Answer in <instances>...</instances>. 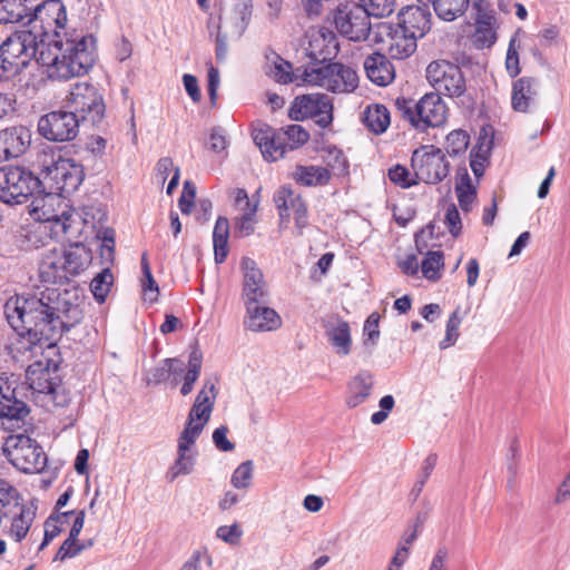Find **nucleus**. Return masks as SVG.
Wrapping results in <instances>:
<instances>
[{
    "label": "nucleus",
    "instance_id": "f257e3e1",
    "mask_svg": "<svg viewBox=\"0 0 570 570\" xmlns=\"http://www.w3.org/2000/svg\"><path fill=\"white\" fill-rule=\"evenodd\" d=\"M3 312L10 327L31 344L53 347L57 340L83 318L82 299L76 291L46 288L36 295L10 297Z\"/></svg>",
    "mask_w": 570,
    "mask_h": 570
},
{
    "label": "nucleus",
    "instance_id": "f03ea898",
    "mask_svg": "<svg viewBox=\"0 0 570 570\" xmlns=\"http://www.w3.org/2000/svg\"><path fill=\"white\" fill-rule=\"evenodd\" d=\"M96 60V38L76 29L65 31L59 39L49 41L38 58L47 67L48 77L52 80L83 76L94 67Z\"/></svg>",
    "mask_w": 570,
    "mask_h": 570
},
{
    "label": "nucleus",
    "instance_id": "7ed1b4c3",
    "mask_svg": "<svg viewBox=\"0 0 570 570\" xmlns=\"http://www.w3.org/2000/svg\"><path fill=\"white\" fill-rule=\"evenodd\" d=\"M394 106L400 117L420 131H424L429 127H440L446 120L448 108L436 92L425 94L417 101L399 97Z\"/></svg>",
    "mask_w": 570,
    "mask_h": 570
},
{
    "label": "nucleus",
    "instance_id": "20e7f679",
    "mask_svg": "<svg viewBox=\"0 0 570 570\" xmlns=\"http://www.w3.org/2000/svg\"><path fill=\"white\" fill-rule=\"evenodd\" d=\"M253 13L252 0H240L228 11L220 13L216 24L210 20L208 28L210 36L215 37L216 58L225 59L228 51V41L239 39L247 29Z\"/></svg>",
    "mask_w": 570,
    "mask_h": 570
},
{
    "label": "nucleus",
    "instance_id": "39448f33",
    "mask_svg": "<svg viewBox=\"0 0 570 570\" xmlns=\"http://www.w3.org/2000/svg\"><path fill=\"white\" fill-rule=\"evenodd\" d=\"M39 35L28 29L10 35L0 46V70L17 72L27 67L32 58H39L46 49L38 40Z\"/></svg>",
    "mask_w": 570,
    "mask_h": 570
},
{
    "label": "nucleus",
    "instance_id": "423d86ee",
    "mask_svg": "<svg viewBox=\"0 0 570 570\" xmlns=\"http://www.w3.org/2000/svg\"><path fill=\"white\" fill-rule=\"evenodd\" d=\"M43 193L42 180L31 170L21 166L0 168V200L7 205L28 202L36 194Z\"/></svg>",
    "mask_w": 570,
    "mask_h": 570
},
{
    "label": "nucleus",
    "instance_id": "0eeeda50",
    "mask_svg": "<svg viewBox=\"0 0 570 570\" xmlns=\"http://www.w3.org/2000/svg\"><path fill=\"white\" fill-rule=\"evenodd\" d=\"M8 461L23 473H39L47 466V455L40 444L28 435L11 434L3 443Z\"/></svg>",
    "mask_w": 570,
    "mask_h": 570
},
{
    "label": "nucleus",
    "instance_id": "6e6552de",
    "mask_svg": "<svg viewBox=\"0 0 570 570\" xmlns=\"http://www.w3.org/2000/svg\"><path fill=\"white\" fill-rule=\"evenodd\" d=\"M42 188H49L58 195H70L75 193L85 178V171L80 164L60 155L52 158L50 164H42L41 170Z\"/></svg>",
    "mask_w": 570,
    "mask_h": 570
},
{
    "label": "nucleus",
    "instance_id": "1a4fd4ad",
    "mask_svg": "<svg viewBox=\"0 0 570 570\" xmlns=\"http://www.w3.org/2000/svg\"><path fill=\"white\" fill-rule=\"evenodd\" d=\"M67 22L66 7L61 0H46L38 4L32 17L29 19V31L39 35L38 40L42 47H47L49 41L59 39L63 36Z\"/></svg>",
    "mask_w": 570,
    "mask_h": 570
},
{
    "label": "nucleus",
    "instance_id": "9d476101",
    "mask_svg": "<svg viewBox=\"0 0 570 570\" xmlns=\"http://www.w3.org/2000/svg\"><path fill=\"white\" fill-rule=\"evenodd\" d=\"M66 108L75 112L81 122L98 125L102 121L106 105L102 95L91 83L76 82L66 98Z\"/></svg>",
    "mask_w": 570,
    "mask_h": 570
},
{
    "label": "nucleus",
    "instance_id": "9b49d317",
    "mask_svg": "<svg viewBox=\"0 0 570 570\" xmlns=\"http://www.w3.org/2000/svg\"><path fill=\"white\" fill-rule=\"evenodd\" d=\"M411 167L415 177L425 184L435 185L449 176L450 163L441 148L422 145L412 153Z\"/></svg>",
    "mask_w": 570,
    "mask_h": 570
},
{
    "label": "nucleus",
    "instance_id": "f8f14e48",
    "mask_svg": "<svg viewBox=\"0 0 570 570\" xmlns=\"http://www.w3.org/2000/svg\"><path fill=\"white\" fill-rule=\"evenodd\" d=\"M425 77L440 96L460 98L466 91V81L461 68L448 60L430 62L425 70Z\"/></svg>",
    "mask_w": 570,
    "mask_h": 570
},
{
    "label": "nucleus",
    "instance_id": "ddd939ff",
    "mask_svg": "<svg viewBox=\"0 0 570 570\" xmlns=\"http://www.w3.org/2000/svg\"><path fill=\"white\" fill-rule=\"evenodd\" d=\"M334 23L343 37L356 42L367 40L372 30L368 14L355 2L340 4L334 13Z\"/></svg>",
    "mask_w": 570,
    "mask_h": 570
},
{
    "label": "nucleus",
    "instance_id": "4468645a",
    "mask_svg": "<svg viewBox=\"0 0 570 570\" xmlns=\"http://www.w3.org/2000/svg\"><path fill=\"white\" fill-rule=\"evenodd\" d=\"M80 118L68 108H60L41 116L38 120V132L50 141H70L79 131Z\"/></svg>",
    "mask_w": 570,
    "mask_h": 570
},
{
    "label": "nucleus",
    "instance_id": "2eb2a0df",
    "mask_svg": "<svg viewBox=\"0 0 570 570\" xmlns=\"http://www.w3.org/2000/svg\"><path fill=\"white\" fill-rule=\"evenodd\" d=\"M289 117L294 120L314 118L320 127L326 128L333 121V104L324 94L297 96L289 108Z\"/></svg>",
    "mask_w": 570,
    "mask_h": 570
},
{
    "label": "nucleus",
    "instance_id": "dca6fc26",
    "mask_svg": "<svg viewBox=\"0 0 570 570\" xmlns=\"http://www.w3.org/2000/svg\"><path fill=\"white\" fill-rule=\"evenodd\" d=\"M216 401V387L212 381H206L198 392L195 402L188 413L187 422L181 432L199 438L204 428L210 420Z\"/></svg>",
    "mask_w": 570,
    "mask_h": 570
},
{
    "label": "nucleus",
    "instance_id": "f3484780",
    "mask_svg": "<svg viewBox=\"0 0 570 570\" xmlns=\"http://www.w3.org/2000/svg\"><path fill=\"white\" fill-rule=\"evenodd\" d=\"M274 203L282 220L289 218V209L293 212L295 226L299 235L308 226L307 205L301 195L295 194L289 186H282L274 195Z\"/></svg>",
    "mask_w": 570,
    "mask_h": 570
},
{
    "label": "nucleus",
    "instance_id": "a211bd4d",
    "mask_svg": "<svg viewBox=\"0 0 570 570\" xmlns=\"http://www.w3.org/2000/svg\"><path fill=\"white\" fill-rule=\"evenodd\" d=\"M240 266L244 272L242 298L245 306L266 303L267 285L256 262L249 257H243Z\"/></svg>",
    "mask_w": 570,
    "mask_h": 570
},
{
    "label": "nucleus",
    "instance_id": "6ab92c4d",
    "mask_svg": "<svg viewBox=\"0 0 570 570\" xmlns=\"http://www.w3.org/2000/svg\"><path fill=\"white\" fill-rule=\"evenodd\" d=\"M29 389L39 394L55 395L60 384L58 365L51 366V361H37L28 366L26 372Z\"/></svg>",
    "mask_w": 570,
    "mask_h": 570
},
{
    "label": "nucleus",
    "instance_id": "aec40b11",
    "mask_svg": "<svg viewBox=\"0 0 570 570\" xmlns=\"http://www.w3.org/2000/svg\"><path fill=\"white\" fill-rule=\"evenodd\" d=\"M380 35L385 36L386 49L393 59H405L417 48V38L401 27L382 23L379 26Z\"/></svg>",
    "mask_w": 570,
    "mask_h": 570
},
{
    "label": "nucleus",
    "instance_id": "412c9836",
    "mask_svg": "<svg viewBox=\"0 0 570 570\" xmlns=\"http://www.w3.org/2000/svg\"><path fill=\"white\" fill-rule=\"evenodd\" d=\"M31 142V131L24 126L0 130V163L20 157Z\"/></svg>",
    "mask_w": 570,
    "mask_h": 570
},
{
    "label": "nucleus",
    "instance_id": "4be33fe9",
    "mask_svg": "<svg viewBox=\"0 0 570 570\" xmlns=\"http://www.w3.org/2000/svg\"><path fill=\"white\" fill-rule=\"evenodd\" d=\"M197 439L187 432L179 434L177 440V458L167 473L170 481H174L179 475L190 474L194 471L198 454L195 448Z\"/></svg>",
    "mask_w": 570,
    "mask_h": 570
},
{
    "label": "nucleus",
    "instance_id": "5701e85b",
    "mask_svg": "<svg viewBox=\"0 0 570 570\" xmlns=\"http://www.w3.org/2000/svg\"><path fill=\"white\" fill-rule=\"evenodd\" d=\"M397 19V26L417 39L423 38L432 26V14L428 6H407L400 11Z\"/></svg>",
    "mask_w": 570,
    "mask_h": 570
},
{
    "label": "nucleus",
    "instance_id": "b1692460",
    "mask_svg": "<svg viewBox=\"0 0 570 570\" xmlns=\"http://www.w3.org/2000/svg\"><path fill=\"white\" fill-rule=\"evenodd\" d=\"M306 50L312 61H331L340 51L336 35L327 28L313 31Z\"/></svg>",
    "mask_w": 570,
    "mask_h": 570
},
{
    "label": "nucleus",
    "instance_id": "393cba45",
    "mask_svg": "<svg viewBox=\"0 0 570 570\" xmlns=\"http://www.w3.org/2000/svg\"><path fill=\"white\" fill-rule=\"evenodd\" d=\"M265 303H254L246 305L247 316L245 318V326L254 332H265L277 330L282 325V318L277 312Z\"/></svg>",
    "mask_w": 570,
    "mask_h": 570
},
{
    "label": "nucleus",
    "instance_id": "a878e982",
    "mask_svg": "<svg viewBox=\"0 0 570 570\" xmlns=\"http://www.w3.org/2000/svg\"><path fill=\"white\" fill-rule=\"evenodd\" d=\"M66 258L61 252L50 250L41 259L39 275L43 283L65 284L71 279V273L66 268Z\"/></svg>",
    "mask_w": 570,
    "mask_h": 570
},
{
    "label": "nucleus",
    "instance_id": "bb28decb",
    "mask_svg": "<svg viewBox=\"0 0 570 570\" xmlns=\"http://www.w3.org/2000/svg\"><path fill=\"white\" fill-rule=\"evenodd\" d=\"M308 131L301 125H288L276 129V149L274 150V160L281 159L288 151L302 147L308 141Z\"/></svg>",
    "mask_w": 570,
    "mask_h": 570
},
{
    "label": "nucleus",
    "instance_id": "cd10ccee",
    "mask_svg": "<svg viewBox=\"0 0 570 570\" xmlns=\"http://www.w3.org/2000/svg\"><path fill=\"white\" fill-rule=\"evenodd\" d=\"M364 69L367 78L381 87L391 83L395 77L393 65L380 52H374L365 58Z\"/></svg>",
    "mask_w": 570,
    "mask_h": 570
},
{
    "label": "nucleus",
    "instance_id": "c85d7f7f",
    "mask_svg": "<svg viewBox=\"0 0 570 570\" xmlns=\"http://www.w3.org/2000/svg\"><path fill=\"white\" fill-rule=\"evenodd\" d=\"M42 195V193L40 194ZM63 208L65 205H68L65 199L61 198V195L55 194L49 190L43 191V196L36 197L32 200V208L30 210V215L39 222L46 223L53 219V217H58L59 212L55 208V206Z\"/></svg>",
    "mask_w": 570,
    "mask_h": 570
},
{
    "label": "nucleus",
    "instance_id": "c756f323",
    "mask_svg": "<svg viewBox=\"0 0 570 570\" xmlns=\"http://www.w3.org/2000/svg\"><path fill=\"white\" fill-rule=\"evenodd\" d=\"M537 81L532 77H521L513 82L511 106L517 112H528L530 105L534 101Z\"/></svg>",
    "mask_w": 570,
    "mask_h": 570
},
{
    "label": "nucleus",
    "instance_id": "7c9ffc66",
    "mask_svg": "<svg viewBox=\"0 0 570 570\" xmlns=\"http://www.w3.org/2000/svg\"><path fill=\"white\" fill-rule=\"evenodd\" d=\"M373 385V375L368 371L358 372L347 386V406L356 407L364 403L370 397Z\"/></svg>",
    "mask_w": 570,
    "mask_h": 570
},
{
    "label": "nucleus",
    "instance_id": "2f4dec72",
    "mask_svg": "<svg viewBox=\"0 0 570 570\" xmlns=\"http://www.w3.org/2000/svg\"><path fill=\"white\" fill-rule=\"evenodd\" d=\"M71 278L80 275L92 262V252L82 243H73L62 252Z\"/></svg>",
    "mask_w": 570,
    "mask_h": 570
},
{
    "label": "nucleus",
    "instance_id": "473e14b6",
    "mask_svg": "<svg viewBox=\"0 0 570 570\" xmlns=\"http://www.w3.org/2000/svg\"><path fill=\"white\" fill-rule=\"evenodd\" d=\"M331 75H333L332 60L311 61L304 69L302 80L307 85L323 87L332 91Z\"/></svg>",
    "mask_w": 570,
    "mask_h": 570
},
{
    "label": "nucleus",
    "instance_id": "72a5a7b5",
    "mask_svg": "<svg viewBox=\"0 0 570 570\" xmlns=\"http://www.w3.org/2000/svg\"><path fill=\"white\" fill-rule=\"evenodd\" d=\"M332 92H351L357 88L358 76L353 68L341 62H332Z\"/></svg>",
    "mask_w": 570,
    "mask_h": 570
},
{
    "label": "nucleus",
    "instance_id": "f704fd0d",
    "mask_svg": "<svg viewBox=\"0 0 570 570\" xmlns=\"http://www.w3.org/2000/svg\"><path fill=\"white\" fill-rule=\"evenodd\" d=\"M293 179L306 187L324 186L331 179V173L327 168L321 166H296L293 173Z\"/></svg>",
    "mask_w": 570,
    "mask_h": 570
},
{
    "label": "nucleus",
    "instance_id": "c9c22d12",
    "mask_svg": "<svg viewBox=\"0 0 570 570\" xmlns=\"http://www.w3.org/2000/svg\"><path fill=\"white\" fill-rule=\"evenodd\" d=\"M326 336L335 353L341 356H346L351 352L352 340L351 330L346 321L337 320L335 325L326 330Z\"/></svg>",
    "mask_w": 570,
    "mask_h": 570
},
{
    "label": "nucleus",
    "instance_id": "e433bc0d",
    "mask_svg": "<svg viewBox=\"0 0 570 570\" xmlns=\"http://www.w3.org/2000/svg\"><path fill=\"white\" fill-rule=\"evenodd\" d=\"M36 518V508L21 505L19 512L12 518L7 534L16 542H21L28 534Z\"/></svg>",
    "mask_w": 570,
    "mask_h": 570
},
{
    "label": "nucleus",
    "instance_id": "4c0bfd02",
    "mask_svg": "<svg viewBox=\"0 0 570 570\" xmlns=\"http://www.w3.org/2000/svg\"><path fill=\"white\" fill-rule=\"evenodd\" d=\"M229 222L219 216L213 230L214 259L216 264L225 262L228 255Z\"/></svg>",
    "mask_w": 570,
    "mask_h": 570
},
{
    "label": "nucleus",
    "instance_id": "58836bf2",
    "mask_svg": "<svg viewBox=\"0 0 570 570\" xmlns=\"http://www.w3.org/2000/svg\"><path fill=\"white\" fill-rule=\"evenodd\" d=\"M363 121L372 132L383 134L391 122L390 111L384 105H370L364 111Z\"/></svg>",
    "mask_w": 570,
    "mask_h": 570
},
{
    "label": "nucleus",
    "instance_id": "ea45409f",
    "mask_svg": "<svg viewBox=\"0 0 570 570\" xmlns=\"http://www.w3.org/2000/svg\"><path fill=\"white\" fill-rule=\"evenodd\" d=\"M184 372V364L178 358H165L161 364L151 368L148 372V384H160L166 382L171 374H181Z\"/></svg>",
    "mask_w": 570,
    "mask_h": 570
},
{
    "label": "nucleus",
    "instance_id": "a19ab883",
    "mask_svg": "<svg viewBox=\"0 0 570 570\" xmlns=\"http://www.w3.org/2000/svg\"><path fill=\"white\" fill-rule=\"evenodd\" d=\"M470 0H433L432 4L438 17L444 21H453L468 9Z\"/></svg>",
    "mask_w": 570,
    "mask_h": 570
},
{
    "label": "nucleus",
    "instance_id": "79ce46f5",
    "mask_svg": "<svg viewBox=\"0 0 570 570\" xmlns=\"http://www.w3.org/2000/svg\"><path fill=\"white\" fill-rule=\"evenodd\" d=\"M19 382L14 374H8L6 372L0 374V396L3 406L12 405L16 403H26L19 397Z\"/></svg>",
    "mask_w": 570,
    "mask_h": 570
},
{
    "label": "nucleus",
    "instance_id": "37998d69",
    "mask_svg": "<svg viewBox=\"0 0 570 570\" xmlns=\"http://www.w3.org/2000/svg\"><path fill=\"white\" fill-rule=\"evenodd\" d=\"M254 142L259 147L263 156L272 161L274 160V150L276 149V129L264 125L253 131Z\"/></svg>",
    "mask_w": 570,
    "mask_h": 570
},
{
    "label": "nucleus",
    "instance_id": "c03bdc74",
    "mask_svg": "<svg viewBox=\"0 0 570 570\" xmlns=\"http://www.w3.org/2000/svg\"><path fill=\"white\" fill-rule=\"evenodd\" d=\"M455 193L462 210L469 212L476 197V189L472 185L471 178L465 168H463V173L459 175Z\"/></svg>",
    "mask_w": 570,
    "mask_h": 570
},
{
    "label": "nucleus",
    "instance_id": "a18cd8bd",
    "mask_svg": "<svg viewBox=\"0 0 570 570\" xmlns=\"http://www.w3.org/2000/svg\"><path fill=\"white\" fill-rule=\"evenodd\" d=\"M73 216L75 212L71 210L68 205H65L63 208L59 210L58 217H53L52 220L45 223L48 224L46 228L49 229L50 236L59 239L67 235L71 228Z\"/></svg>",
    "mask_w": 570,
    "mask_h": 570
},
{
    "label": "nucleus",
    "instance_id": "49530a36",
    "mask_svg": "<svg viewBox=\"0 0 570 570\" xmlns=\"http://www.w3.org/2000/svg\"><path fill=\"white\" fill-rule=\"evenodd\" d=\"M444 267V255L441 250L428 252L421 264L423 276L432 282L441 278V271Z\"/></svg>",
    "mask_w": 570,
    "mask_h": 570
},
{
    "label": "nucleus",
    "instance_id": "de8ad7c7",
    "mask_svg": "<svg viewBox=\"0 0 570 570\" xmlns=\"http://www.w3.org/2000/svg\"><path fill=\"white\" fill-rule=\"evenodd\" d=\"M497 40V33L492 28L490 18L478 20L472 35V42L476 49L490 48Z\"/></svg>",
    "mask_w": 570,
    "mask_h": 570
},
{
    "label": "nucleus",
    "instance_id": "09e8293b",
    "mask_svg": "<svg viewBox=\"0 0 570 570\" xmlns=\"http://www.w3.org/2000/svg\"><path fill=\"white\" fill-rule=\"evenodd\" d=\"M21 0H0V23H16L27 14Z\"/></svg>",
    "mask_w": 570,
    "mask_h": 570
},
{
    "label": "nucleus",
    "instance_id": "8fccbe9b",
    "mask_svg": "<svg viewBox=\"0 0 570 570\" xmlns=\"http://www.w3.org/2000/svg\"><path fill=\"white\" fill-rule=\"evenodd\" d=\"M470 145V135L466 130L454 129L448 134L445 139V150L451 157L463 155Z\"/></svg>",
    "mask_w": 570,
    "mask_h": 570
},
{
    "label": "nucleus",
    "instance_id": "3c124183",
    "mask_svg": "<svg viewBox=\"0 0 570 570\" xmlns=\"http://www.w3.org/2000/svg\"><path fill=\"white\" fill-rule=\"evenodd\" d=\"M112 273L109 267L98 273L90 283V291L98 303H104L112 285Z\"/></svg>",
    "mask_w": 570,
    "mask_h": 570
},
{
    "label": "nucleus",
    "instance_id": "603ef678",
    "mask_svg": "<svg viewBox=\"0 0 570 570\" xmlns=\"http://www.w3.org/2000/svg\"><path fill=\"white\" fill-rule=\"evenodd\" d=\"M267 75L276 82L287 85L294 81V72L292 63L283 59L277 53H274V59Z\"/></svg>",
    "mask_w": 570,
    "mask_h": 570
},
{
    "label": "nucleus",
    "instance_id": "864d4df0",
    "mask_svg": "<svg viewBox=\"0 0 570 570\" xmlns=\"http://www.w3.org/2000/svg\"><path fill=\"white\" fill-rule=\"evenodd\" d=\"M140 264H141V271H142V281H141L142 291H144L145 295H149L148 299L153 303L158 297L159 287L151 274L147 253H142Z\"/></svg>",
    "mask_w": 570,
    "mask_h": 570
},
{
    "label": "nucleus",
    "instance_id": "5fc2aeb1",
    "mask_svg": "<svg viewBox=\"0 0 570 570\" xmlns=\"http://www.w3.org/2000/svg\"><path fill=\"white\" fill-rule=\"evenodd\" d=\"M368 17H389L394 11L395 0H358Z\"/></svg>",
    "mask_w": 570,
    "mask_h": 570
},
{
    "label": "nucleus",
    "instance_id": "6e6d98bb",
    "mask_svg": "<svg viewBox=\"0 0 570 570\" xmlns=\"http://www.w3.org/2000/svg\"><path fill=\"white\" fill-rule=\"evenodd\" d=\"M253 462L247 460L240 463L233 472L230 483L235 489L247 490L253 481Z\"/></svg>",
    "mask_w": 570,
    "mask_h": 570
},
{
    "label": "nucleus",
    "instance_id": "4d7b16f0",
    "mask_svg": "<svg viewBox=\"0 0 570 570\" xmlns=\"http://www.w3.org/2000/svg\"><path fill=\"white\" fill-rule=\"evenodd\" d=\"M97 238L101 240V258L106 263H112L115 257V230L112 228H102L98 232Z\"/></svg>",
    "mask_w": 570,
    "mask_h": 570
},
{
    "label": "nucleus",
    "instance_id": "13d9d810",
    "mask_svg": "<svg viewBox=\"0 0 570 570\" xmlns=\"http://www.w3.org/2000/svg\"><path fill=\"white\" fill-rule=\"evenodd\" d=\"M461 324V317L459 316V309H455L446 322L445 336L440 342V348L445 350L455 344L459 338V327Z\"/></svg>",
    "mask_w": 570,
    "mask_h": 570
},
{
    "label": "nucleus",
    "instance_id": "bf43d9fd",
    "mask_svg": "<svg viewBox=\"0 0 570 570\" xmlns=\"http://www.w3.org/2000/svg\"><path fill=\"white\" fill-rule=\"evenodd\" d=\"M389 178L401 188H410L419 184L415 174L413 173V176H411L407 168L401 165H395L389 169Z\"/></svg>",
    "mask_w": 570,
    "mask_h": 570
},
{
    "label": "nucleus",
    "instance_id": "052dcab7",
    "mask_svg": "<svg viewBox=\"0 0 570 570\" xmlns=\"http://www.w3.org/2000/svg\"><path fill=\"white\" fill-rule=\"evenodd\" d=\"M203 364V353L198 346H194L188 357V370L184 376V382L194 385L198 380Z\"/></svg>",
    "mask_w": 570,
    "mask_h": 570
},
{
    "label": "nucleus",
    "instance_id": "680f3d73",
    "mask_svg": "<svg viewBox=\"0 0 570 570\" xmlns=\"http://www.w3.org/2000/svg\"><path fill=\"white\" fill-rule=\"evenodd\" d=\"M324 159L328 167L333 170H337L338 174H347L348 170V161L344 155V153L337 147H328L326 148V156Z\"/></svg>",
    "mask_w": 570,
    "mask_h": 570
},
{
    "label": "nucleus",
    "instance_id": "e2e57ef3",
    "mask_svg": "<svg viewBox=\"0 0 570 570\" xmlns=\"http://www.w3.org/2000/svg\"><path fill=\"white\" fill-rule=\"evenodd\" d=\"M256 213V205L236 219L235 223V233L240 237L249 236L254 232V217Z\"/></svg>",
    "mask_w": 570,
    "mask_h": 570
},
{
    "label": "nucleus",
    "instance_id": "0e129e2a",
    "mask_svg": "<svg viewBox=\"0 0 570 570\" xmlns=\"http://www.w3.org/2000/svg\"><path fill=\"white\" fill-rule=\"evenodd\" d=\"M73 513H75V511L62 512L61 514L57 515L56 518L51 515L46 520L45 533H43L45 544H49L61 532V527L58 524V522L62 518H68L69 515L73 514Z\"/></svg>",
    "mask_w": 570,
    "mask_h": 570
},
{
    "label": "nucleus",
    "instance_id": "69168bd1",
    "mask_svg": "<svg viewBox=\"0 0 570 570\" xmlns=\"http://www.w3.org/2000/svg\"><path fill=\"white\" fill-rule=\"evenodd\" d=\"M444 223L448 226L450 234L458 237L461 234L462 224L460 213L454 204L446 207Z\"/></svg>",
    "mask_w": 570,
    "mask_h": 570
},
{
    "label": "nucleus",
    "instance_id": "338daca9",
    "mask_svg": "<svg viewBox=\"0 0 570 570\" xmlns=\"http://www.w3.org/2000/svg\"><path fill=\"white\" fill-rule=\"evenodd\" d=\"M487 161H488V158H487L485 154L482 151V147L481 146L473 147L470 153V167L475 177L483 176Z\"/></svg>",
    "mask_w": 570,
    "mask_h": 570
},
{
    "label": "nucleus",
    "instance_id": "774afa93",
    "mask_svg": "<svg viewBox=\"0 0 570 570\" xmlns=\"http://www.w3.org/2000/svg\"><path fill=\"white\" fill-rule=\"evenodd\" d=\"M79 554L78 539L67 537L57 551L53 561H66Z\"/></svg>",
    "mask_w": 570,
    "mask_h": 570
}]
</instances>
